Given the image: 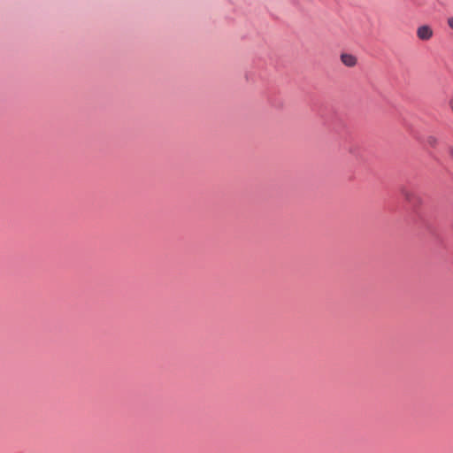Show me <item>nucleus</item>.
<instances>
[{"label":"nucleus","instance_id":"nucleus-3","mask_svg":"<svg viewBox=\"0 0 453 453\" xmlns=\"http://www.w3.org/2000/svg\"><path fill=\"white\" fill-rule=\"evenodd\" d=\"M436 142H437V140H436V138H435V137H434V136H430V137H428V139H427V142H428L431 146H434V145L436 144Z\"/></svg>","mask_w":453,"mask_h":453},{"label":"nucleus","instance_id":"nucleus-2","mask_svg":"<svg viewBox=\"0 0 453 453\" xmlns=\"http://www.w3.org/2000/svg\"><path fill=\"white\" fill-rule=\"evenodd\" d=\"M342 64L348 67H353L357 64V58L349 53H342L341 55Z\"/></svg>","mask_w":453,"mask_h":453},{"label":"nucleus","instance_id":"nucleus-5","mask_svg":"<svg viewBox=\"0 0 453 453\" xmlns=\"http://www.w3.org/2000/svg\"><path fill=\"white\" fill-rule=\"evenodd\" d=\"M449 151L450 156L453 157V148H450Z\"/></svg>","mask_w":453,"mask_h":453},{"label":"nucleus","instance_id":"nucleus-4","mask_svg":"<svg viewBox=\"0 0 453 453\" xmlns=\"http://www.w3.org/2000/svg\"><path fill=\"white\" fill-rule=\"evenodd\" d=\"M447 24L449 27V28L453 30V17H449L447 19Z\"/></svg>","mask_w":453,"mask_h":453},{"label":"nucleus","instance_id":"nucleus-1","mask_svg":"<svg viewBox=\"0 0 453 453\" xmlns=\"http://www.w3.org/2000/svg\"><path fill=\"white\" fill-rule=\"evenodd\" d=\"M433 29L427 25L420 26L417 29V36L422 41L430 40L433 37Z\"/></svg>","mask_w":453,"mask_h":453}]
</instances>
